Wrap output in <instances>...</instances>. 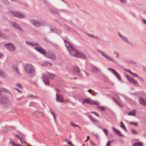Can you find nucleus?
I'll use <instances>...</instances> for the list:
<instances>
[{
    "mask_svg": "<svg viewBox=\"0 0 146 146\" xmlns=\"http://www.w3.org/2000/svg\"><path fill=\"white\" fill-rule=\"evenodd\" d=\"M50 112H51V113L53 115L54 119H55V115L54 113L53 112V111L51 110H50Z\"/></svg>",
    "mask_w": 146,
    "mask_h": 146,
    "instance_id": "obj_35",
    "label": "nucleus"
},
{
    "mask_svg": "<svg viewBox=\"0 0 146 146\" xmlns=\"http://www.w3.org/2000/svg\"><path fill=\"white\" fill-rule=\"evenodd\" d=\"M70 125L72 126L78 127H79L80 129V127L78 125L75 124L74 123L72 122L70 123Z\"/></svg>",
    "mask_w": 146,
    "mask_h": 146,
    "instance_id": "obj_21",
    "label": "nucleus"
},
{
    "mask_svg": "<svg viewBox=\"0 0 146 146\" xmlns=\"http://www.w3.org/2000/svg\"><path fill=\"white\" fill-rule=\"evenodd\" d=\"M16 86L20 88H22V86L20 84H16Z\"/></svg>",
    "mask_w": 146,
    "mask_h": 146,
    "instance_id": "obj_36",
    "label": "nucleus"
},
{
    "mask_svg": "<svg viewBox=\"0 0 146 146\" xmlns=\"http://www.w3.org/2000/svg\"><path fill=\"white\" fill-rule=\"evenodd\" d=\"M114 54H116V57L117 58L118 57V56H119V54L117 53L116 52H114Z\"/></svg>",
    "mask_w": 146,
    "mask_h": 146,
    "instance_id": "obj_45",
    "label": "nucleus"
},
{
    "mask_svg": "<svg viewBox=\"0 0 146 146\" xmlns=\"http://www.w3.org/2000/svg\"><path fill=\"white\" fill-rule=\"evenodd\" d=\"M55 75L54 74L49 72H47L45 74L43 75L42 79L45 84L46 85H48L49 84L48 78L53 79Z\"/></svg>",
    "mask_w": 146,
    "mask_h": 146,
    "instance_id": "obj_2",
    "label": "nucleus"
},
{
    "mask_svg": "<svg viewBox=\"0 0 146 146\" xmlns=\"http://www.w3.org/2000/svg\"><path fill=\"white\" fill-rule=\"evenodd\" d=\"M103 130L104 133L105 134L106 136H107L108 135V130L105 128L103 129Z\"/></svg>",
    "mask_w": 146,
    "mask_h": 146,
    "instance_id": "obj_23",
    "label": "nucleus"
},
{
    "mask_svg": "<svg viewBox=\"0 0 146 146\" xmlns=\"http://www.w3.org/2000/svg\"><path fill=\"white\" fill-rule=\"evenodd\" d=\"M2 1L5 4H7L8 3L7 2V1L6 0H2Z\"/></svg>",
    "mask_w": 146,
    "mask_h": 146,
    "instance_id": "obj_41",
    "label": "nucleus"
},
{
    "mask_svg": "<svg viewBox=\"0 0 146 146\" xmlns=\"http://www.w3.org/2000/svg\"><path fill=\"white\" fill-rule=\"evenodd\" d=\"M136 112V111L135 110H133L132 111L129 112L128 113V115L135 116V115Z\"/></svg>",
    "mask_w": 146,
    "mask_h": 146,
    "instance_id": "obj_17",
    "label": "nucleus"
},
{
    "mask_svg": "<svg viewBox=\"0 0 146 146\" xmlns=\"http://www.w3.org/2000/svg\"><path fill=\"white\" fill-rule=\"evenodd\" d=\"M10 143L13 146H23L21 145L17 144L12 141H11Z\"/></svg>",
    "mask_w": 146,
    "mask_h": 146,
    "instance_id": "obj_18",
    "label": "nucleus"
},
{
    "mask_svg": "<svg viewBox=\"0 0 146 146\" xmlns=\"http://www.w3.org/2000/svg\"><path fill=\"white\" fill-rule=\"evenodd\" d=\"M98 108H100V109L102 110L105 111V108L103 106H98Z\"/></svg>",
    "mask_w": 146,
    "mask_h": 146,
    "instance_id": "obj_31",
    "label": "nucleus"
},
{
    "mask_svg": "<svg viewBox=\"0 0 146 146\" xmlns=\"http://www.w3.org/2000/svg\"><path fill=\"white\" fill-rule=\"evenodd\" d=\"M88 92L92 94V95H93L94 94L93 93H92L91 92L92 91V90H91L90 89H89V90H88Z\"/></svg>",
    "mask_w": 146,
    "mask_h": 146,
    "instance_id": "obj_49",
    "label": "nucleus"
},
{
    "mask_svg": "<svg viewBox=\"0 0 146 146\" xmlns=\"http://www.w3.org/2000/svg\"><path fill=\"white\" fill-rule=\"evenodd\" d=\"M15 70L17 72V73H18V69L16 67H15L14 68Z\"/></svg>",
    "mask_w": 146,
    "mask_h": 146,
    "instance_id": "obj_40",
    "label": "nucleus"
},
{
    "mask_svg": "<svg viewBox=\"0 0 146 146\" xmlns=\"http://www.w3.org/2000/svg\"><path fill=\"white\" fill-rule=\"evenodd\" d=\"M108 69L110 70L114 74L117 78L120 81L121 80V79L120 76L118 73L114 69L110 68H109Z\"/></svg>",
    "mask_w": 146,
    "mask_h": 146,
    "instance_id": "obj_6",
    "label": "nucleus"
},
{
    "mask_svg": "<svg viewBox=\"0 0 146 146\" xmlns=\"http://www.w3.org/2000/svg\"><path fill=\"white\" fill-rule=\"evenodd\" d=\"M90 144L92 146H96V145L92 141H90Z\"/></svg>",
    "mask_w": 146,
    "mask_h": 146,
    "instance_id": "obj_30",
    "label": "nucleus"
},
{
    "mask_svg": "<svg viewBox=\"0 0 146 146\" xmlns=\"http://www.w3.org/2000/svg\"><path fill=\"white\" fill-rule=\"evenodd\" d=\"M102 55L104 56L105 58H107V59L113 62H115V61L111 58L110 57L108 56V55H107L106 54H105V53L102 52Z\"/></svg>",
    "mask_w": 146,
    "mask_h": 146,
    "instance_id": "obj_12",
    "label": "nucleus"
},
{
    "mask_svg": "<svg viewBox=\"0 0 146 146\" xmlns=\"http://www.w3.org/2000/svg\"><path fill=\"white\" fill-rule=\"evenodd\" d=\"M26 42L27 44L32 46L36 45L38 44L37 43H34L29 41H27Z\"/></svg>",
    "mask_w": 146,
    "mask_h": 146,
    "instance_id": "obj_19",
    "label": "nucleus"
},
{
    "mask_svg": "<svg viewBox=\"0 0 146 146\" xmlns=\"http://www.w3.org/2000/svg\"><path fill=\"white\" fill-rule=\"evenodd\" d=\"M123 3H125L126 2V1L125 0H120Z\"/></svg>",
    "mask_w": 146,
    "mask_h": 146,
    "instance_id": "obj_46",
    "label": "nucleus"
},
{
    "mask_svg": "<svg viewBox=\"0 0 146 146\" xmlns=\"http://www.w3.org/2000/svg\"><path fill=\"white\" fill-rule=\"evenodd\" d=\"M26 71L28 73L32 74L35 72L33 66L30 64H27L25 67Z\"/></svg>",
    "mask_w": 146,
    "mask_h": 146,
    "instance_id": "obj_4",
    "label": "nucleus"
},
{
    "mask_svg": "<svg viewBox=\"0 0 146 146\" xmlns=\"http://www.w3.org/2000/svg\"><path fill=\"white\" fill-rule=\"evenodd\" d=\"M48 57L52 60H54L55 58L54 55L52 54H49Z\"/></svg>",
    "mask_w": 146,
    "mask_h": 146,
    "instance_id": "obj_20",
    "label": "nucleus"
},
{
    "mask_svg": "<svg viewBox=\"0 0 146 146\" xmlns=\"http://www.w3.org/2000/svg\"><path fill=\"white\" fill-rule=\"evenodd\" d=\"M5 75V74L4 72L3 71L0 70V76L2 77H4Z\"/></svg>",
    "mask_w": 146,
    "mask_h": 146,
    "instance_id": "obj_27",
    "label": "nucleus"
},
{
    "mask_svg": "<svg viewBox=\"0 0 146 146\" xmlns=\"http://www.w3.org/2000/svg\"><path fill=\"white\" fill-rule=\"evenodd\" d=\"M129 124H130L134 125H135V126H137V125H138L137 123H135V122H129Z\"/></svg>",
    "mask_w": 146,
    "mask_h": 146,
    "instance_id": "obj_32",
    "label": "nucleus"
},
{
    "mask_svg": "<svg viewBox=\"0 0 146 146\" xmlns=\"http://www.w3.org/2000/svg\"><path fill=\"white\" fill-rule=\"evenodd\" d=\"M11 13L14 16L20 18H22L25 17V15H24L18 12H12Z\"/></svg>",
    "mask_w": 146,
    "mask_h": 146,
    "instance_id": "obj_7",
    "label": "nucleus"
},
{
    "mask_svg": "<svg viewBox=\"0 0 146 146\" xmlns=\"http://www.w3.org/2000/svg\"><path fill=\"white\" fill-rule=\"evenodd\" d=\"M82 103L84 104L85 103H88L90 104H95L98 106L99 103L97 101H94L92 100L88 99H85L82 101Z\"/></svg>",
    "mask_w": 146,
    "mask_h": 146,
    "instance_id": "obj_3",
    "label": "nucleus"
},
{
    "mask_svg": "<svg viewBox=\"0 0 146 146\" xmlns=\"http://www.w3.org/2000/svg\"><path fill=\"white\" fill-rule=\"evenodd\" d=\"M31 96L35 98H38V97L36 96H34L33 95Z\"/></svg>",
    "mask_w": 146,
    "mask_h": 146,
    "instance_id": "obj_48",
    "label": "nucleus"
},
{
    "mask_svg": "<svg viewBox=\"0 0 146 146\" xmlns=\"http://www.w3.org/2000/svg\"><path fill=\"white\" fill-rule=\"evenodd\" d=\"M35 49L38 52L43 54H46V51L40 47L38 48L35 47Z\"/></svg>",
    "mask_w": 146,
    "mask_h": 146,
    "instance_id": "obj_10",
    "label": "nucleus"
},
{
    "mask_svg": "<svg viewBox=\"0 0 146 146\" xmlns=\"http://www.w3.org/2000/svg\"><path fill=\"white\" fill-rule=\"evenodd\" d=\"M0 36H2V34H1V33H0Z\"/></svg>",
    "mask_w": 146,
    "mask_h": 146,
    "instance_id": "obj_52",
    "label": "nucleus"
},
{
    "mask_svg": "<svg viewBox=\"0 0 146 146\" xmlns=\"http://www.w3.org/2000/svg\"><path fill=\"white\" fill-rule=\"evenodd\" d=\"M46 63H48V62H46ZM48 64H49V63H48ZM49 64L50 65H51V63H49Z\"/></svg>",
    "mask_w": 146,
    "mask_h": 146,
    "instance_id": "obj_53",
    "label": "nucleus"
},
{
    "mask_svg": "<svg viewBox=\"0 0 146 146\" xmlns=\"http://www.w3.org/2000/svg\"><path fill=\"white\" fill-rule=\"evenodd\" d=\"M74 79H76V78H74Z\"/></svg>",
    "mask_w": 146,
    "mask_h": 146,
    "instance_id": "obj_55",
    "label": "nucleus"
},
{
    "mask_svg": "<svg viewBox=\"0 0 146 146\" xmlns=\"http://www.w3.org/2000/svg\"><path fill=\"white\" fill-rule=\"evenodd\" d=\"M139 102L142 105L144 106H146V101L144 99L140 98L139 100Z\"/></svg>",
    "mask_w": 146,
    "mask_h": 146,
    "instance_id": "obj_14",
    "label": "nucleus"
},
{
    "mask_svg": "<svg viewBox=\"0 0 146 146\" xmlns=\"http://www.w3.org/2000/svg\"><path fill=\"white\" fill-rule=\"evenodd\" d=\"M119 35L120 37H121L122 39L124 40H125L127 42V38L125 37L122 36L119 33Z\"/></svg>",
    "mask_w": 146,
    "mask_h": 146,
    "instance_id": "obj_25",
    "label": "nucleus"
},
{
    "mask_svg": "<svg viewBox=\"0 0 146 146\" xmlns=\"http://www.w3.org/2000/svg\"><path fill=\"white\" fill-rule=\"evenodd\" d=\"M127 77L128 80L131 83L133 84L134 85L138 86V84L137 82L132 77H129L127 75Z\"/></svg>",
    "mask_w": 146,
    "mask_h": 146,
    "instance_id": "obj_9",
    "label": "nucleus"
},
{
    "mask_svg": "<svg viewBox=\"0 0 146 146\" xmlns=\"http://www.w3.org/2000/svg\"><path fill=\"white\" fill-rule=\"evenodd\" d=\"M113 141H108L106 144V146H110L111 143L113 142Z\"/></svg>",
    "mask_w": 146,
    "mask_h": 146,
    "instance_id": "obj_34",
    "label": "nucleus"
},
{
    "mask_svg": "<svg viewBox=\"0 0 146 146\" xmlns=\"http://www.w3.org/2000/svg\"><path fill=\"white\" fill-rule=\"evenodd\" d=\"M67 143L68 144L70 145L71 146H74L73 145L71 141H69L67 142Z\"/></svg>",
    "mask_w": 146,
    "mask_h": 146,
    "instance_id": "obj_37",
    "label": "nucleus"
},
{
    "mask_svg": "<svg viewBox=\"0 0 146 146\" xmlns=\"http://www.w3.org/2000/svg\"><path fill=\"white\" fill-rule=\"evenodd\" d=\"M61 0L62 1L63 0Z\"/></svg>",
    "mask_w": 146,
    "mask_h": 146,
    "instance_id": "obj_56",
    "label": "nucleus"
},
{
    "mask_svg": "<svg viewBox=\"0 0 146 146\" xmlns=\"http://www.w3.org/2000/svg\"><path fill=\"white\" fill-rule=\"evenodd\" d=\"M73 71L77 75H79L80 74V70L77 67L74 66L73 68Z\"/></svg>",
    "mask_w": 146,
    "mask_h": 146,
    "instance_id": "obj_11",
    "label": "nucleus"
},
{
    "mask_svg": "<svg viewBox=\"0 0 146 146\" xmlns=\"http://www.w3.org/2000/svg\"><path fill=\"white\" fill-rule=\"evenodd\" d=\"M133 146H142V144L140 143H134Z\"/></svg>",
    "mask_w": 146,
    "mask_h": 146,
    "instance_id": "obj_24",
    "label": "nucleus"
},
{
    "mask_svg": "<svg viewBox=\"0 0 146 146\" xmlns=\"http://www.w3.org/2000/svg\"><path fill=\"white\" fill-rule=\"evenodd\" d=\"M84 146V144H83V145H82V146Z\"/></svg>",
    "mask_w": 146,
    "mask_h": 146,
    "instance_id": "obj_54",
    "label": "nucleus"
},
{
    "mask_svg": "<svg viewBox=\"0 0 146 146\" xmlns=\"http://www.w3.org/2000/svg\"><path fill=\"white\" fill-rule=\"evenodd\" d=\"M89 117L91 119V120L94 122V123H97L98 122V120L96 119H94L92 118L90 116H89Z\"/></svg>",
    "mask_w": 146,
    "mask_h": 146,
    "instance_id": "obj_29",
    "label": "nucleus"
},
{
    "mask_svg": "<svg viewBox=\"0 0 146 146\" xmlns=\"http://www.w3.org/2000/svg\"><path fill=\"white\" fill-rule=\"evenodd\" d=\"M2 56L3 55L2 54L0 53V58L2 57Z\"/></svg>",
    "mask_w": 146,
    "mask_h": 146,
    "instance_id": "obj_50",
    "label": "nucleus"
},
{
    "mask_svg": "<svg viewBox=\"0 0 146 146\" xmlns=\"http://www.w3.org/2000/svg\"><path fill=\"white\" fill-rule=\"evenodd\" d=\"M121 125L120 126L121 127L123 128L126 131H127V130L126 129L125 127V126L123 124V123L122 122H120Z\"/></svg>",
    "mask_w": 146,
    "mask_h": 146,
    "instance_id": "obj_26",
    "label": "nucleus"
},
{
    "mask_svg": "<svg viewBox=\"0 0 146 146\" xmlns=\"http://www.w3.org/2000/svg\"><path fill=\"white\" fill-rule=\"evenodd\" d=\"M15 136L16 137H18L19 139V138H20L18 135H15Z\"/></svg>",
    "mask_w": 146,
    "mask_h": 146,
    "instance_id": "obj_51",
    "label": "nucleus"
},
{
    "mask_svg": "<svg viewBox=\"0 0 146 146\" xmlns=\"http://www.w3.org/2000/svg\"><path fill=\"white\" fill-rule=\"evenodd\" d=\"M56 97L57 101L59 102L65 103L68 101V100H65L63 99V96L62 95L57 94Z\"/></svg>",
    "mask_w": 146,
    "mask_h": 146,
    "instance_id": "obj_5",
    "label": "nucleus"
},
{
    "mask_svg": "<svg viewBox=\"0 0 146 146\" xmlns=\"http://www.w3.org/2000/svg\"><path fill=\"white\" fill-rule=\"evenodd\" d=\"M112 129L115 131V133L117 134L118 135L121 137L123 136V135L121 133L120 131L116 129L114 127H112Z\"/></svg>",
    "mask_w": 146,
    "mask_h": 146,
    "instance_id": "obj_13",
    "label": "nucleus"
},
{
    "mask_svg": "<svg viewBox=\"0 0 146 146\" xmlns=\"http://www.w3.org/2000/svg\"><path fill=\"white\" fill-rule=\"evenodd\" d=\"M15 89L16 90H17L18 93L19 94H21L22 93V92L21 91L19 90V89H17V88H15Z\"/></svg>",
    "mask_w": 146,
    "mask_h": 146,
    "instance_id": "obj_39",
    "label": "nucleus"
},
{
    "mask_svg": "<svg viewBox=\"0 0 146 146\" xmlns=\"http://www.w3.org/2000/svg\"><path fill=\"white\" fill-rule=\"evenodd\" d=\"M64 41L66 45L71 54L74 56L82 58H86V56L84 54L76 50L69 42L65 40Z\"/></svg>",
    "mask_w": 146,
    "mask_h": 146,
    "instance_id": "obj_1",
    "label": "nucleus"
},
{
    "mask_svg": "<svg viewBox=\"0 0 146 146\" xmlns=\"http://www.w3.org/2000/svg\"><path fill=\"white\" fill-rule=\"evenodd\" d=\"M114 100V101L120 107H122L123 106L120 103L118 102L116 100H115V99L113 98Z\"/></svg>",
    "mask_w": 146,
    "mask_h": 146,
    "instance_id": "obj_28",
    "label": "nucleus"
},
{
    "mask_svg": "<svg viewBox=\"0 0 146 146\" xmlns=\"http://www.w3.org/2000/svg\"><path fill=\"white\" fill-rule=\"evenodd\" d=\"M5 46L8 48V49L11 51H13L15 50V47L11 43H9L5 44Z\"/></svg>",
    "mask_w": 146,
    "mask_h": 146,
    "instance_id": "obj_8",
    "label": "nucleus"
},
{
    "mask_svg": "<svg viewBox=\"0 0 146 146\" xmlns=\"http://www.w3.org/2000/svg\"><path fill=\"white\" fill-rule=\"evenodd\" d=\"M31 23L36 27H38L40 25V23L39 21H35V20H31Z\"/></svg>",
    "mask_w": 146,
    "mask_h": 146,
    "instance_id": "obj_15",
    "label": "nucleus"
},
{
    "mask_svg": "<svg viewBox=\"0 0 146 146\" xmlns=\"http://www.w3.org/2000/svg\"><path fill=\"white\" fill-rule=\"evenodd\" d=\"M24 144H25L26 146H30V145L27 143V142H24Z\"/></svg>",
    "mask_w": 146,
    "mask_h": 146,
    "instance_id": "obj_42",
    "label": "nucleus"
},
{
    "mask_svg": "<svg viewBox=\"0 0 146 146\" xmlns=\"http://www.w3.org/2000/svg\"><path fill=\"white\" fill-rule=\"evenodd\" d=\"M126 71H127L129 72L131 74L134 76H135L136 77H138V76L137 74L132 73L130 70H126Z\"/></svg>",
    "mask_w": 146,
    "mask_h": 146,
    "instance_id": "obj_22",
    "label": "nucleus"
},
{
    "mask_svg": "<svg viewBox=\"0 0 146 146\" xmlns=\"http://www.w3.org/2000/svg\"><path fill=\"white\" fill-rule=\"evenodd\" d=\"M19 139L20 140V142L22 143H24V142L25 141H23L20 138H19Z\"/></svg>",
    "mask_w": 146,
    "mask_h": 146,
    "instance_id": "obj_44",
    "label": "nucleus"
},
{
    "mask_svg": "<svg viewBox=\"0 0 146 146\" xmlns=\"http://www.w3.org/2000/svg\"><path fill=\"white\" fill-rule=\"evenodd\" d=\"M87 138L86 139V140L85 141V142H86L89 139V137L88 136H87Z\"/></svg>",
    "mask_w": 146,
    "mask_h": 146,
    "instance_id": "obj_47",
    "label": "nucleus"
},
{
    "mask_svg": "<svg viewBox=\"0 0 146 146\" xmlns=\"http://www.w3.org/2000/svg\"><path fill=\"white\" fill-rule=\"evenodd\" d=\"M11 25L14 28H15L20 30L21 29V28H20V27L18 26V25L16 24L15 22L12 23L11 24Z\"/></svg>",
    "mask_w": 146,
    "mask_h": 146,
    "instance_id": "obj_16",
    "label": "nucleus"
},
{
    "mask_svg": "<svg viewBox=\"0 0 146 146\" xmlns=\"http://www.w3.org/2000/svg\"><path fill=\"white\" fill-rule=\"evenodd\" d=\"M91 112L92 113H93L94 114H95L96 115V116H98V117H99L100 116H99V115H98V113H96L95 112H93V111H92Z\"/></svg>",
    "mask_w": 146,
    "mask_h": 146,
    "instance_id": "obj_38",
    "label": "nucleus"
},
{
    "mask_svg": "<svg viewBox=\"0 0 146 146\" xmlns=\"http://www.w3.org/2000/svg\"><path fill=\"white\" fill-rule=\"evenodd\" d=\"M131 131L132 133L134 134H136L137 133L135 129H131Z\"/></svg>",
    "mask_w": 146,
    "mask_h": 146,
    "instance_id": "obj_33",
    "label": "nucleus"
},
{
    "mask_svg": "<svg viewBox=\"0 0 146 146\" xmlns=\"http://www.w3.org/2000/svg\"><path fill=\"white\" fill-rule=\"evenodd\" d=\"M142 21H143V23L145 24L146 25V19H142Z\"/></svg>",
    "mask_w": 146,
    "mask_h": 146,
    "instance_id": "obj_43",
    "label": "nucleus"
}]
</instances>
